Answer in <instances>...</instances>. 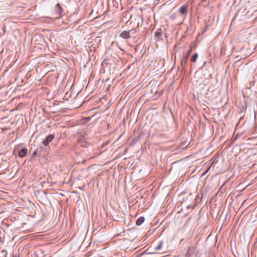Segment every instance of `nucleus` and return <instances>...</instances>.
<instances>
[{
    "label": "nucleus",
    "instance_id": "obj_1",
    "mask_svg": "<svg viewBox=\"0 0 257 257\" xmlns=\"http://www.w3.org/2000/svg\"><path fill=\"white\" fill-rule=\"evenodd\" d=\"M136 31L134 30H131L128 31H124L121 32V33L120 35V36L123 38V39H128L130 38V34H134L135 33Z\"/></svg>",
    "mask_w": 257,
    "mask_h": 257
},
{
    "label": "nucleus",
    "instance_id": "obj_2",
    "mask_svg": "<svg viewBox=\"0 0 257 257\" xmlns=\"http://www.w3.org/2000/svg\"><path fill=\"white\" fill-rule=\"evenodd\" d=\"M54 138V136L53 135H50L48 136L46 139L43 141L44 146L47 147L49 145L50 142H51L53 139Z\"/></svg>",
    "mask_w": 257,
    "mask_h": 257
},
{
    "label": "nucleus",
    "instance_id": "obj_3",
    "mask_svg": "<svg viewBox=\"0 0 257 257\" xmlns=\"http://www.w3.org/2000/svg\"><path fill=\"white\" fill-rule=\"evenodd\" d=\"M28 154V149L27 148H23L19 152V156L21 158L25 157Z\"/></svg>",
    "mask_w": 257,
    "mask_h": 257
},
{
    "label": "nucleus",
    "instance_id": "obj_4",
    "mask_svg": "<svg viewBox=\"0 0 257 257\" xmlns=\"http://www.w3.org/2000/svg\"><path fill=\"white\" fill-rule=\"evenodd\" d=\"M187 6L186 5H183L182 6L180 9H179V13L181 15H186L187 14Z\"/></svg>",
    "mask_w": 257,
    "mask_h": 257
},
{
    "label": "nucleus",
    "instance_id": "obj_5",
    "mask_svg": "<svg viewBox=\"0 0 257 257\" xmlns=\"http://www.w3.org/2000/svg\"><path fill=\"white\" fill-rule=\"evenodd\" d=\"M144 217H140L137 220L136 224L138 226H140L144 222Z\"/></svg>",
    "mask_w": 257,
    "mask_h": 257
},
{
    "label": "nucleus",
    "instance_id": "obj_6",
    "mask_svg": "<svg viewBox=\"0 0 257 257\" xmlns=\"http://www.w3.org/2000/svg\"><path fill=\"white\" fill-rule=\"evenodd\" d=\"M163 242L162 241H160L159 242V244L154 246V248L156 250H160L162 247V246H163Z\"/></svg>",
    "mask_w": 257,
    "mask_h": 257
},
{
    "label": "nucleus",
    "instance_id": "obj_7",
    "mask_svg": "<svg viewBox=\"0 0 257 257\" xmlns=\"http://www.w3.org/2000/svg\"><path fill=\"white\" fill-rule=\"evenodd\" d=\"M198 58V54L197 53H195L193 55V56L191 57V61L192 62H194L196 61L197 59Z\"/></svg>",
    "mask_w": 257,
    "mask_h": 257
},
{
    "label": "nucleus",
    "instance_id": "obj_8",
    "mask_svg": "<svg viewBox=\"0 0 257 257\" xmlns=\"http://www.w3.org/2000/svg\"><path fill=\"white\" fill-rule=\"evenodd\" d=\"M57 8L58 9V10H57L58 12L59 13V14H61L62 12V8L60 7V5L59 4H57Z\"/></svg>",
    "mask_w": 257,
    "mask_h": 257
},
{
    "label": "nucleus",
    "instance_id": "obj_9",
    "mask_svg": "<svg viewBox=\"0 0 257 257\" xmlns=\"http://www.w3.org/2000/svg\"><path fill=\"white\" fill-rule=\"evenodd\" d=\"M220 52H221V54L222 56H223L225 52H224V50L223 48L221 49Z\"/></svg>",
    "mask_w": 257,
    "mask_h": 257
},
{
    "label": "nucleus",
    "instance_id": "obj_10",
    "mask_svg": "<svg viewBox=\"0 0 257 257\" xmlns=\"http://www.w3.org/2000/svg\"><path fill=\"white\" fill-rule=\"evenodd\" d=\"M155 35L157 37H160L161 36V33L159 32H157L155 33Z\"/></svg>",
    "mask_w": 257,
    "mask_h": 257
},
{
    "label": "nucleus",
    "instance_id": "obj_11",
    "mask_svg": "<svg viewBox=\"0 0 257 257\" xmlns=\"http://www.w3.org/2000/svg\"><path fill=\"white\" fill-rule=\"evenodd\" d=\"M207 172V170L205 172H204V173L203 175L205 174V173H206Z\"/></svg>",
    "mask_w": 257,
    "mask_h": 257
}]
</instances>
